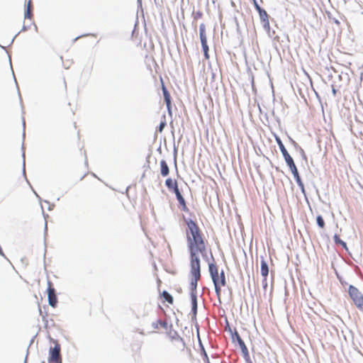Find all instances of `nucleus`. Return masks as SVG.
<instances>
[{"instance_id":"f257e3e1","label":"nucleus","mask_w":363,"mask_h":363,"mask_svg":"<svg viewBox=\"0 0 363 363\" xmlns=\"http://www.w3.org/2000/svg\"><path fill=\"white\" fill-rule=\"evenodd\" d=\"M186 228L185 230L187 250L189 254L190 271L194 277L199 278L201 272L200 257H207L208 240L202 230L193 220L185 219Z\"/></svg>"},{"instance_id":"f03ea898","label":"nucleus","mask_w":363,"mask_h":363,"mask_svg":"<svg viewBox=\"0 0 363 363\" xmlns=\"http://www.w3.org/2000/svg\"><path fill=\"white\" fill-rule=\"evenodd\" d=\"M209 272L215 286L216 294L220 298L221 288L226 285L225 276L223 271L218 272V266L215 263H210L208 265Z\"/></svg>"},{"instance_id":"7ed1b4c3","label":"nucleus","mask_w":363,"mask_h":363,"mask_svg":"<svg viewBox=\"0 0 363 363\" xmlns=\"http://www.w3.org/2000/svg\"><path fill=\"white\" fill-rule=\"evenodd\" d=\"M348 294L350 298L352 301L354 305L360 311L363 312V294L362 293L354 286L350 285L348 288Z\"/></svg>"},{"instance_id":"20e7f679","label":"nucleus","mask_w":363,"mask_h":363,"mask_svg":"<svg viewBox=\"0 0 363 363\" xmlns=\"http://www.w3.org/2000/svg\"><path fill=\"white\" fill-rule=\"evenodd\" d=\"M189 274H190V277H191L190 286H191V291L190 294V297H191V306H197L196 288H197L198 281L201 279V272H199V278H196L194 277V274H193L192 271H190Z\"/></svg>"},{"instance_id":"39448f33","label":"nucleus","mask_w":363,"mask_h":363,"mask_svg":"<svg viewBox=\"0 0 363 363\" xmlns=\"http://www.w3.org/2000/svg\"><path fill=\"white\" fill-rule=\"evenodd\" d=\"M152 331L155 333L165 332L166 333H170L172 325H169L166 320H157L151 324Z\"/></svg>"},{"instance_id":"423d86ee","label":"nucleus","mask_w":363,"mask_h":363,"mask_svg":"<svg viewBox=\"0 0 363 363\" xmlns=\"http://www.w3.org/2000/svg\"><path fill=\"white\" fill-rule=\"evenodd\" d=\"M285 161H286L287 165L289 166V167L290 168L297 184L302 190H303L304 185H303L302 181H301V179L299 176L297 167L294 162L293 158L291 157H289L286 158L285 160Z\"/></svg>"},{"instance_id":"0eeeda50","label":"nucleus","mask_w":363,"mask_h":363,"mask_svg":"<svg viewBox=\"0 0 363 363\" xmlns=\"http://www.w3.org/2000/svg\"><path fill=\"white\" fill-rule=\"evenodd\" d=\"M60 345L55 343L54 347L50 350L49 363H62V358L60 355Z\"/></svg>"},{"instance_id":"6e6552de","label":"nucleus","mask_w":363,"mask_h":363,"mask_svg":"<svg viewBox=\"0 0 363 363\" xmlns=\"http://www.w3.org/2000/svg\"><path fill=\"white\" fill-rule=\"evenodd\" d=\"M255 9L258 11L261 23L265 30L269 31L270 23L269 21V15L267 11L262 9L259 4H256L255 6Z\"/></svg>"},{"instance_id":"1a4fd4ad","label":"nucleus","mask_w":363,"mask_h":363,"mask_svg":"<svg viewBox=\"0 0 363 363\" xmlns=\"http://www.w3.org/2000/svg\"><path fill=\"white\" fill-rule=\"evenodd\" d=\"M48 295L50 306L55 308L57 304V298L55 294V289H54L53 284L50 281H48Z\"/></svg>"},{"instance_id":"9d476101","label":"nucleus","mask_w":363,"mask_h":363,"mask_svg":"<svg viewBox=\"0 0 363 363\" xmlns=\"http://www.w3.org/2000/svg\"><path fill=\"white\" fill-rule=\"evenodd\" d=\"M160 81L162 83V92H163L164 101L167 105V111H168V113L171 115L172 114L171 96H170L169 91H167L166 86L164 84L162 78H160Z\"/></svg>"},{"instance_id":"9b49d317","label":"nucleus","mask_w":363,"mask_h":363,"mask_svg":"<svg viewBox=\"0 0 363 363\" xmlns=\"http://www.w3.org/2000/svg\"><path fill=\"white\" fill-rule=\"evenodd\" d=\"M172 191L176 194L177 199L179 204L182 207V209L184 211H186L187 209L186 202L179 189L178 184L176 185Z\"/></svg>"},{"instance_id":"f8f14e48","label":"nucleus","mask_w":363,"mask_h":363,"mask_svg":"<svg viewBox=\"0 0 363 363\" xmlns=\"http://www.w3.org/2000/svg\"><path fill=\"white\" fill-rule=\"evenodd\" d=\"M268 274H269L268 264L266 262V261L262 259L261 261V274L264 277L263 282H264V288H266L267 286V277L268 276Z\"/></svg>"},{"instance_id":"ddd939ff","label":"nucleus","mask_w":363,"mask_h":363,"mask_svg":"<svg viewBox=\"0 0 363 363\" xmlns=\"http://www.w3.org/2000/svg\"><path fill=\"white\" fill-rule=\"evenodd\" d=\"M275 140H276V142L279 145V147L284 157V160H286V158L291 157L290 155L289 154V152H287L286 149L285 148L281 140L280 139L279 137L278 136H276L275 137Z\"/></svg>"},{"instance_id":"4468645a","label":"nucleus","mask_w":363,"mask_h":363,"mask_svg":"<svg viewBox=\"0 0 363 363\" xmlns=\"http://www.w3.org/2000/svg\"><path fill=\"white\" fill-rule=\"evenodd\" d=\"M160 172L162 177H167L169 174V168L165 160L160 161Z\"/></svg>"},{"instance_id":"2eb2a0df","label":"nucleus","mask_w":363,"mask_h":363,"mask_svg":"<svg viewBox=\"0 0 363 363\" xmlns=\"http://www.w3.org/2000/svg\"><path fill=\"white\" fill-rule=\"evenodd\" d=\"M201 46H202V49H203V54H204V57L206 60H208L210 57H209V54H208L209 49H208V45L207 43V38L201 39Z\"/></svg>"},{"instance_id":"dca6fc26","label":"nucleus","mask_w":363,"mask_h":363,"mask_svg":"<svg viewBox=\"0 0 363 363\" xmlns=\"http://www.w3.org/2000/svg\"><path fill=\"white\" fill-rule=\"evenodd\" d=\"M161 298H162V302H168L169 304H173L174 299L173 297L166 291H164L161 295Z\"/></svg>"},{"instance_id":"f3484780","label":"nucleus","mask_w":363,"mask_h":363,"mask_svg":"<svg viewBox=\"0 0 363 363\" xmlns=\"http://www.w3.org/2000/svg\"><path fill=\"white\" fill-rule=\"evenodd\" d=\"M31 8H32V2H31V0H29L27 4L26 9V11L24 13L25 18L31 19L32 16H33Z\"/></svg>"},{"instance_id":"a211bd4d","label":"nucleus","mask_w":363,"mask_h":363,"mask_svg":"<svg viewBox=\"0 0 363 363\" xmlns=\"http://www.w3.org/2000/svg\"><path fill=\"white\" fill-rule=\"evenodd\" d=\"M165 184L168 189L170 191L172 190L176 185H177V182L171 178H168L165 181Z\"/></svg>"},{"instance_id":"6ab92c4d","label":"nucleus","mask_w":363,"mask_h":363,"mask_svg":"<svg viewBox=\"0 0 363 363\" xmlns=\"http://www.w3.org/2000/svg\"><path fill=\"white\" fill-rule=\"evenodd\" d=\"M199 37L200 40L207 38L206 26L203 23H201L199 26Z\"/></svg>"},{"instance_id":"aec40b11","label":"nucleus","mask_w":363,"mask_h":363,"mask_svg":"<svg viewBox=\"0 0 363 363\" xmlns=\"http://www.w3.org/2000/svg\"><path fill=\"white\" fill-rule=\"evenodd\" d=\"M316 221H317V224L318 225L320 228H325V221L323 218V217L321 216H318L317 218H316Z\"/></svg>"},{"instance_id":"412c9836","label":"nucleus","mask_w":363,"mask_h":363,"mask_svg":"<svg viewBox=\"0 0 363 363\" xmlns=\"http://www.w3.org/2000/svg\"><path fill=\"white\" fill-rule=\"evenodd\" d=\"M166 120H165V117L164 116V118L163 120L160 122V124L158 127V131L160 133H162L163 131V129L164 128V127L166 126Z\"/></svg>"},{"instance_id":"4be33fe9","label":"nucleus","mask_w":363,"mask_h":363,"mask_svg":"<svg viewBox=\"0 0 363 363\" xmlns=\"http://www.w3.org/2000/svg\"><path fill=\"white\" fill-rule=\"evenodd\" d=\"M334 240H335L336 244H340V245H342L344 247L346 246V243L345 242H343L342 240H341L340 238H339V236L337 235H335Z\"/></svg>"},{"instance_id":"5701e85b","label":"nucleus","mask_w":363,"mask_h":363,"mask_svg":"<svg viewBox=\"0 0 363 363\" xmlns=\"http://www.w3.org/2000/svg\"><path fill=\"white\" fill-rule=\"evenodd\" d=\"M197 314V306H191V318L196 319Z\"/></svg>"},{"instance_id":"b1692460","label":"nucleus","mask_w":363,"mask_h":363,"mask_svg":"<svg viewBox=\"0 0 363 363\" xmlns=\"http://www.w3.org/2000/svg\"><path fill=\"white\" fill-rule=\"evenodd\" d=\"M202 16H203V13L201 11H198L196 13V14L194 16V18L195 19L200 18L202 17Z\"/></svg>"},{"instance_id":"393cba45","label":"nucleus","mask_w":363,"mask_h":363,"mask_svg":"<svg viewBox=\"0 0 363 363\" xmlns=\"http://www.w3.org/2000/svg\"><path fill=\"white\" fill-rule=\"evenodd\" d=\"M254 4V6H255L256 4H258L256 0H252Z\"/></svg>"},{"instance_id":"a878e982","label":"nucleus","mask_w":363,"mask_h":363,"mask_svg":"<svg viewBox=\"0 0 363 363\" xmlns=\"http://www.w3.org/2000/svg\"><path fill=\"white\" fill-rule=\"evenodd\" d=\"M333 95L336 94V90L334 87L333 88Z\"/></svg>"},{"instance_id":"bb28decb","label":"nucleus","mask_w":363,"mask_h":363,"mask_svg":"<svg viewBox=\"0 0 363 363\" xmlns=\"http://www.w3.org/2000/svg\"><path fill=\"white\" fill-rule=\"evenodd\" d=\"M242 345H243V349H245V350H247L246 346L244 345V343H243V342H242Z\"/></svg>"}]
</instances>
